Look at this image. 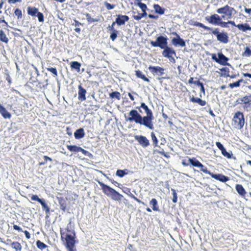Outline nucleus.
Listing matches in <instances>:
<instances>
[{"label": "nucleus", "instance_id": "1", "mask_svg": "<svg viewBox=\"0 0 251 251\" xmlns=\"http://www.w3.org/2000/svg\"><path fill=\"white\" fill-rule=\"evenodd\" d=\"M140 108L145 110L147 114L146 116L142 117L137 110L133 109L129 112V117L126 119V121H134L136 124L143 125L150 129H153L152 120L154 118L152 111L144 102L141 103L140 107H137L138 109Z\"/></svg>", "mask_w": 251, "mask_h": 251}, {"label": "nucleus", "instance_id": "2", "mask_svg": "<svg viewBox=\"0 0 251 251\" xmlns=\"http://www.w3.org/2000/svg\"><path fill=\"white\" fill-rule=\"evenodd\" d=\"M60 233L61 239L66 249L75 248L76 237L75 231L72 227L71 220L65 228H60Z\"/></svg>", "mask_w": 251, "mask_h": 251}, {"label": "nucleus", "instance_id": "3", "mask_svg": "<svg viewBox=\"0 0 251 251\" xmlns=\"http://www.w3.org/2000/svg\"><path fill=\"white\" fill-rule=\"evenodd\" d=\"M245 118L243 113L240 111L236 112L232 119V125L237 129H241L244 126Z\"/></svg>", "mask_w": 251, "mask_h": 251}, {"label": "nucleus", "instance_id": "4", "mask_svg": "<svg viewBox=\"0 0 251 251\" xmlns=\"http://www.w3.org/2000/svg\"><path fill=\"white\" fill-rule=\"evenodd\" d=\"M233 12H235V10L233 7H230L228 5H226L223 7L218 8L217 12L219 14H223L222 18L225 19L226 16L227 19H231L232 17Z\"/></svg>", "mask_w": 251, "mask_h": 251}, {"label": "nucleus", "instance_id": "5", "mask_svg": "<svg viewBox=\"0 0 251 251\" xmlns=\"http://www.w3.org/2000/svg\"><path fill=\"white\" fill-rule=\"evenodd\" d=\"M167 37L163 36H159L156 38V40L155 41H151V44L153 47H159L161 49H163L167 46Z\"/></svg>", "mask_w": 251, "mask_h": 251}, {"label": "nucleus", "instance_id": "6", "mask_svg": "<svg viewBox=\"0 0 251 251\" xmlns=\"http://www.w3.org/2000/svg\"><path fill=\"white\" fill-rule=\"evenodd\" d=\"M236 103L237 104H243L244 108L248 111L249 108H250L251 106V94L246 95L238 99L236 101Z\"/></svg>", "mask_w": 251, "mask_h": 251}, {"label": "nucleus", "instance_id": "7", "mask_svg": "<svg viewBox=\"0 0 251 251\" xmlns=\"http://www.w3.org/2000/svg\"><path fill=\"white\" fill-rule=\"evenodd\" d=\"M212 33L216 36L217 40L221 43L226 44L228 42V34L226 32H220L218 28L212 30Z\"/></svg>", "mask_w": 251, "mask_h": 251}, {"label": "nucleus", "instance_id": "8", "mask_svg": "<svg viewBox=\"0 0 251 251\" xmlns=\"http://www.w3.org/2000/svg\"><path fill=\"white\" fill-rule=\"evenodd\" d=\"M188 162L194 167H197L201 168V171L203 173L208 174L210 175L211 172L208 170L207 168L204 166V165L201 163L199 160H198L195 157L192 158H189Z\"/></svg>", "mask_w": 251, "mask_h": 251}, {"label": "nucleus", "instance_id": "9", "mask_svg": "<svg viewBox=\"0 0 251 251\" xmlns=\"http://www.w3.org/2000/svg\"><path fill=\"white\" fill-rule=\"evenodd\" d=\"M162 54L164 57L168 58L171 62H174L175 61L173 55L176 56V53L175 50L173 48L167 46L163 49Z\"/></svg>", "mask_w": 251, "mask_h": 251}, {"label": "nucleus", "instance_id": "10", "mask_svg": "<svg viewBox=\"0 0 251 251\" xmlns=\"http://www.w3.org/2000/svg\"><path fill=\"white\" fill-rule=\"evenodd\" d=\"M30 198L32 201L39 202L41 204L43 209L45 211L46 213L47 214H50V207L45 202L44 200L40 199L38 196L36 195H32Z\"/></svg>", "mask_w": 251, "mask_h": 251}, {"label": "nucleus", "instance_id": "11", "mask_svg": "<svg viewBox=\"0 0 251 251\" xmlns=\"http://www.w3.org/2000/svg\"><path fill=\"white\" fill-rule=\"evenodd\" d=\"M173 35H176V38H173L172 40V43L175 46L177 45L180 47H183L186 46L185 41L180 38L179 35L176 32H173L172 33Z\"/></svg>", "mask_w": 251, "mask_h": 251}, {"label": "nucleus", "instance_id": "12", "mask_svg": "<svg viewBox=\"0 0 251 251\" xmlns=\"http://www.w3.org/2000/svg\"><path fill=\"white\" fill-rule=\"evenodd\" d=\"M134 138L143 148H146L150 145V141L146 137L143 135H136Z\"/></svg>", "mask_w": 251, "mask_h": 251}, {"label": "nucleus", "instance_id": "13", "mask_svg": "<svg viewBox=\"0 0 251 251\" xmlns=\"http://www.w3.org/2000/svg\"><path fill=\"white\" fill-rule=\"evenodd\" d=\"M149 70L153 75L161 76L164 74V69L160 66H150Z\"/></svg>", "mask_w": 251, "mask_h": 251}, {"label": "nucleus", "instance_id": "14", "mask_svg": "<svg viewBox=\"0 0 251 251\" xmlns=\"http://www.w3.org/2000/svg\"><path fill=\"white\" fill-rule=\"evenodd\" d=\"M205 20L209 23L212 25H218L219 21L222 20V18L217 14H213L210 16H207L205 17Z\"/></svg>", "mask_w": 251, "mask_h": 251}, {"label": "nucleus", "instance_id": "15", "mask_svg": "<svg viewBox=\"0 0 251 251\" xmlns=\"http://www.w3.org/2000/svg\"><path fill=\"white\" fill-rule=\"evenodd\" d=\"M216 145L218 148L221 151L222 154L225 157L228 159H230L232 157V153L231 152H227L226 149L224 147L223 145L219 142H217Z\"/></svg>", "mask_w": 251, "mask_h": 251}, {"label": "nucleus", "instance_id": "16", "mask_svg": "<svg viewBox=\"0 0 251 251\" xmlns=\"http://www.w3.org/2000/svg\"><path fill=\"white\" fill-rule=\"evenodd\" d=\"M78 99L81 101L85 100L86 99V90L81 86V85H78Z\"/></svg>", "mask_w": 251, "mask_h": 251}, {"label": "nucleus", "instance_id": "17", "mask_svg": "<svg viewBox=\"0 0 251 251\" xmlns=\"http://www.w3.org/2000/svg\"><path fill=\"white\" fill-rule=\"evenodd\" d=\"M100 186L101 187V189L102 190L103 192L107 196H111L112 193L115 190L113 188L110 187V186L103 183H100Z\"/></svg>", "mask_w": 251, "mask_h": 251}, {"label": "nucleus", "instance_id": "18", "mask_svg": "<svg viewBox=\"0 0 251 251\" xmlns=\"http://www.w3.org/2000/svg\"><path fill=\"white\" fill-rule=\"evenodd\" d=\"M210 176L213 178L218 180L222 182H226L229 180L228 177L225 176L223 174H214L212 173H211Z\"/></svg>", "mask_w": 251, "mask_h": 251}, {"label": "nucleus", "instance_id": "19", "mask_svg": "<svg viewBox=\"0 0 251 251\" xmlns=\"http://www.w3.org/2000/svg\"><path fill=\"white\" fill-rule=\"evenodd\" d=\"M128 20L129 17L127 16L118 15L115 22L118 25H125V22H127Z\"/></svg>", "mask_w": 251, "mask_h": 251}, {"label": "nucleus", "instance_id": "20", "mask_svg": "<svg viewBox=\"0 0 251 251\" xmlns=\"http://www.w3.org/2000/svg\"><path fill=\"white\" fill-rule=\"evenodd\" d=\"M219 60L220 61L218 62V63L222 65H228L229 64L227 63V61L229 60L228 58L226 57L224 54L222 53H218Z\"/></svg>", "mask_w": 251, "mask_h": 251}, {"label": "nucleus", "instance_id": "21", "mask_svg": "<svg viewBox=\"0 0 251 251\" xmlns=\"http://www.w3.org/2000/svg\"><path fill=\"white\" fill-rule=\"evenodd\" d=\"M32 84L33 85V87L34 88H32L31 90L35 92H39L44 88V85L43 83L39 81H34Z\"/></svg>", "mask_w": 251, "mask_h": 251}, {"label": "nucleus", "instance_id": "22", "mask_svg": "<svg viewBox=\"0 0 251 251\" xmlns=\"http://www.w3.org/2000/svg\"><path fill=\"white\" fill-rule=\"evenodd\" d=\"M57 199L60 205V209L63 211H65L67 209L66 200L63 197H57Z\"/></svg>", "mask_w": 251, "mask_h": 251}, {"label": "nucleus", "instance_id": "23", "mask_svg": "<svg viewBox=\"0 0 251 251\" xmlns=\"http://www.w3.org/2000/svg\"><path fill=\"white\" fill-rule=\"evenodd\" d=\"M190 101L193 103H198L202 106L205 105L206 104L205 100H203L199 98H196L194 96L190 98Z\"/></svg>", "mask_w": 251, "mask_h": 251}, {"label": "nucleus", "instance_id": "24", "mask_svg": "<svg viewBox=\"0 0 251 251\" xmlns=\"http://www.w3.org/2000/svg\"><path fill=\"white\" fill-rule=\"evenodd\" d=\"M135 75L137 78H140L142 79L143 81L147 82L148 83L150 82V79L140 70H135Z\"/></svg>", "mask_w": 251, "mask_h": 251}, {"label": "nucleus", "instance_id": "25", "mask_svg": "<svg viewBox=\"0 0 251 251\" xmlns=\"http://www.w3.org/2000/svg\"><path fill=\"white\" fill-rule=\"evenodd\" d=\"M236 27L242 32H246L247 30L251 31V27L247 23L238 24Z\"/></svg>", "mask_w": 251, "mask_h": 251}, {"label": "nucleus", "instance_id": "26", "mask_svg": "<svg viewBox=\"0 0 251 251\" xmlns=\"http://www.w3.org/2000/svg\"><path fill=\"white\" fill-rule=\"evenodd\" d=\"M85 135L84 129L82 128H79L74 133L75 139H79L83 138Z\"/></svg>", "mask_w": 251, "mask_h": 251}, {"label": "nucleus", "instance_id": "27", "mask_svg": "<svg viewBox=\"0 0 251 251\" xmlns=\"http://www.w3.org/2000/svg\"><path fill=\"white\" fill-rule=\"evenodd\" d=\"M81 64L77 61H72L70 63L71 69L75 70L77 72L79 73L80 71Z\"/></svg>", "mask_w": 251, "mask_h": 251}, {"label": "nucleus", "instance_id": "28", "mask_svg": "<svg viewBox=\"0 0 251 251\" xmlns=\"http://www.w3.org/2000/svg\"><path fill=\"white\" fill-rule=\"evenodd\" d=\"M235 189L238 193L241 196H245L246 192L243 186L241 184H236L235 186Z\"/></svg>", "mask_w": 251, "mask_h": 251}, {"label": "nucleus", "instance_id": "29", "mask_svg": "<svg viewBox=\"0 0 251 251\" xmlns=\"http://www.w3.org/2000/svg\"><path fill=\"white\" fill-rule=\"evenodd\" d=\"M11 247L15 251H22V246L20 243L18 241H14L11 243Z\"/></svg>", "mask_w": 251, "mask_h": 251}, {"label": "nucleus", "instance_id": "30", "mask_svg": "<svg viewBox=\"0 0 251 251\" xmlns=\"http://www.w3.org/2000/svg\"><path fill=\"white\" fill-rule=\"evenodd\" d=\"M150 204L152 205V209L154 211H159L158 202L155 199H152L150 201Z\"/></svg>", "mask_w": 251, "mask_h": 251}, {"label": "nucleus", "instance_id": "31", "mask_svg": "<svg viewBox=\"0 0 251 251\" xmlns=\"http://www.w3.org/2000/svg\"><path fill=\"white\" fill-rule=\"evenodd\" d=\"M13 227L14 229H15V230H18L19 232H24L26 239H29L30 238V234L29 233V232L28 231H27V230L23 231L22 230V228H21L19 226H18L16 225H14Z\"/></svg>", "mask_w": 251, "mask_h": 251}, {"label": "nucleus", "instance_id": "32", "mask_svg": "<svg viewBox=\"0 0 251 251\" xmlns=\"http://www.w3.org/2000/svg\"><path fill=\"white\" fill-rule=\"evenodd\" d=\"M111 198L114 201H121L123 198V196L118 193L116 190L114 191L113 193L111 195Z\"/></svg>", "mask_w": 251, "mask_h": 251}, {"label": "nucleus", "instance_id": "33", "mask_svg": "<svg viewBox=\"0 0 251 251\" xmlns=\"http://www.w3.org/2000/svg\"><path fill=\"white\" fill-rule=\"evenodd\" d=\"M27 14L31 16H36L39 12L38 9L35 7L27 8Z\"/></svg>", "mask_w": 251, "mask_h": 251}, {"label": "nucleus", "instance_id": "34", "mask_svg": "<svg viewBox=\"0 0 251 251\" xmlns=\"http://www.w3.org/2000/svg\"><path fill=\"white\" fill-rule=\"evenodd\" d=\"M153 8L155 12L160 15H162L164 13L165 9L162 8L159 4H155L153 5Z\"/></svg>", "mask_w": 251, "mask_h": 251}, {"label": "nucleus", "instance_id": "35", "mask_svg": "<svg viewBox=\"0 0 251 251\" xmlns=\"http://www.w3.org/2000/svg\"><path fill=\"white\" fill-rule=\"evenodd\" d=\"M192 25H193L194 26L201 27V28H203L204 29L208 30V31L212 30V29L210 27L205 26L203 24L198 22H194L192 24Z\"/></svg>", "mask_w": 251, "mask_h": 251}, {"label": "nucleus", "instance_id": "36", "mask_svg": "<svg viewBox=\"0 0 251 251\" xmlns=\"http://www.w3.org/2000/svg\"><path fill=\"white\" fill-rule=\"evenodd\" d=\"M67 148L70 151L74 152H79L80 149V147H78L76 145H67Z\"/></svg>", "mask_w": 251, "mask_h": 251}, {"label": "nucleus", "instance_id": "37", "mask_svg": "<svg viewBox=\"0 0 251 251\" xmlns=\"http://www.w3.org/2000/svg\"><path fill=\"white\" fill-rule=\"evenodd\" d=\"M0 40L5 43L8 42V38L2 30H0Z\"/></svg>", "mask_w": 251, "mask_h": 251}, {"label": "nucleus", "instance_id": "38", "mask_svg": "<svg viewBox=\"0 0 251 251\" xmlns=\"http://www.w3.org/2000/svg\"><path fill=\"white\" fill-rule=\"evenodd\" d=\"M109 97L112 99H116L120 100L121 99V94L118 91L112 92L109 94Z\"/></svg>", "mask_w": 251, "mask_h": 251}, {"label": "nucleus", "instance_id": "39", "mask_svg": "<svg viewBox=\"0 0 251 251\" xmlns=\"http://www.w3.org/2000/svg\"><path fill=\"white\" fill-rule=\"evenodd\" d=\"M128 171L127 169L118 170L116 172V175L120 177H123L125 175L128 174Z\"/></svg>", "mask_w": 251, "mask_h": 251}, {"label": "nucleus", "instance_id": "40", "mask_svg": "<svg viewBox=\"0 0 251 251\" xmlns=\"http://www.w3.org/2000/svg\"><path fill=\"white\" fill-rule=\"evenodd\" d=\"M221 72V75L225 77L229 76V69L227 67H224L220 69Z\"/></svg>", "mask_w": 251, "mask_h": 251}, {"label": "nucleus", "instance_id": "41", "mask_svg": "<svg viewBox=\"0 0 251 251\" xmlns=\"http://www.w3.org/2000/svg\"><path fill=\"white\" fill-rule=\"evenodd\" d=\"M0 113L4 119H9L11 118V115L10 113L7 111L5 107H4L2 111L0 112Z\"/></svg>", "mask_w": 251, "mask_h": 251}, {"label": "nucleus", "instance_id": "42", "mask_svg": "<svg viewBox=\"0 0 251 251\" xmlns=\"http://www.w3.org/2000/svg\"><path fill=\"white\" fill-rule=\"evenodd\" d=\"M36 244L37 247L41 250H43L48 247V246L46 244L40 240H37L36 241Z\"/></svg>", "mask_w": 251, "mask_h": 251}, {"label": "nucleus", "instance_id": "43", "mask_svg": "<svg viewBox=\"0 0 251 251\" xmlns=\"http://www.w3.org/2000/svg\"><path fill=\"white\" fill-rule=\"evenodd\" d=\"M129 193H127L128 196L130 197L131 198L134 199L135 201H136L138 203L142 204L144 205H146V204L142 201L140 200L139 199L136 198L133 194H132L130 191V190L128 189Z\"/></svg>", "mask_w": 251, "mask_h": 251}, {"label": "nucleus", "instance_id": "44", "mask_svg": "<svg viewBox=\"0 0 251 251\" xmlns=\"http://www.w3.org/2000/svg\"><path fill=\"white\" fill-rule=\"evenodd\" d=\"M86 19L89 23H92L94 22H97L99 21L98 19H94L91 17V15L89 13H86L85 14Z\"/></svg>", "mask_w": 251, "mask_h": 251}, {"label": "nucleus", "instance_id": "45", "mask_svg": "<svg viewBox=\"0 0 251 251\" xmlns=\"http://www.w3.org/2000/svg\"><path fill=\"white\" fill-rule=\"evenodd\" d=\"M243 79H240L236 82H235L232 83H230L229 84V87L230 88H231V89L233 88L234 87H239L240 85V83L243 82Z\"/></svg>", "mask_w": 251, "mask_h": 251}, {"label": "nucleus", "instance_id": "46", "mask_svg": "<svg viewBox=\"0 0 251 251\" xmlns=\"http://www.w3.org/2000/svg\"><path fill=\"white\" fill-rule=\"evenodd\" d=\"M151 137L153 143V146L154 147H157L158 146V140L153 132L151 133Z\"/></svg>", "mask_w": 251, "mask_h": 251}, {"label": "nucleus", "instance_id": "47", "mask_svg": "<svg viewBox=\"0 0 251 251\" xmlns=\"http://www.w3.org/2000/svg\"><path fill=\"white\" fill-rule=\"evenodd\" d=\"M243 56L249 57L251 56V50L248 47H246L244 51L242 53Z\"/></svg>", "mask_w": 251, "mask_h": 251}, {"label": "nucleus", "instance_id": "48", "mask_svg": "<svg viewBox=\"0 0 251 251\" xmlns=\"http://www.w3.org/2000/svg\"><path fill=\"white\" fill-rule=\"evenodd\" d=\"M14 14L17 17L18 19H21L22 18V10L19 8H16L14 11Z\"/></svg>", "mask_w": 251, "mask_h": 251}, {"label": "nucleus", "instance_id": "49", "mask_svg": "<svg viewBox=\"0 0 251 251\" xmlns=\"http://www.w3.org/2000/svg\"><path fill=\"white\" fill-rule=\"evenodd\" d=\"M118 31L117 30H114L111 33L110 38L113 41H115V40L117 38L118 36Z\"/></svg>", "mask_w": 251, "mask_h": 251}, {"label": "nucleus", "instance_id": "50", "mask_svg": "<svg viewBox=\"0 0 251 251\" xmlns=\"http://www.w3.org/2000/svg\"><path fill=\"white\" fill-rule=\"evenodd\" d=\"M47 70L48 71L54 75V76H57L58 73H57V70L55 68H52V67L47 68Z\"/></svg>", "mask_w": 251, "mask_h": 251}, {"label": "nucleus", "instance_id": "51", "mask_svg": "<svg viewBox=\"0 0 251 251\" xmlns=\"http://www.w3.org/2000/svg\"><path fill=\"white\" fill-rule=\"evenodd\" d=\"M43 157H44V159L45 160V161L44 162H39V165L40 166H42V165H45L47 163V162L48 161H52V159L50 157H49L48 156L45 155V156H44Z\"/></svg>", "mask_w": 251, "mask_h": 251}, {"label": "nucleus", "instance_id": "52", "mask_svg": "<svg viewBox=\"0 0 251 251\" xmlns=\"http://www.w3.org/2000/svg\"><path fill=\"white\" fill-rule=\"evenodd\" d=\"M173 198L172 201L174 203H176L177 201V193L175 189H172Z\"/></svg>", "mask_w": 251, "mask_h": 251}, {"label": "nucleus", "instance_id": "53", "mask_svg": "<svg viewBox=\"0 0 251 251\" xmlns=\"http://www.w3.org/2000/svg\"><path fill=\"white\" fill-rule=\"evenodd\" d=\"M38 17V21L40 22H43L44 21V17L43 14L40 12H39L36 16Z\"/></svg>", "mask_w": 251, "mask_h": 251}, {"label": "nucleus", "instance_id": "54", "mask_svg": "<svg viewBox=\"0 0 251 251\" xmlns=\"http://www.w3.org/2000/svg\"><path fill=\"white\" fill-rule=\"evenodd\" d=\"M138 5L140 7L142 11H146V9H147V6L146 4L140 2L138 3Z\"/></svg>", "mask_w": 251, "mask_h": 251}, {"label": "nucleus", "instance_id": "55", "mask_svg": "<svg viewBox=\"0 0 251 251\" xmlns=\"http://www.w3.org/2000/svg\"><path fill=\"white\" fill-rule=\"evenodd\" d=\"M104 5H105L106 8H107V9H108V10L112 9L115 6V5L114 4H111L107 2H105Z\"/></svg>", "mask_w": 251, "mask_h": 251}, {"label": "nucleus", "instance_id": "56", "mask_svg": "<svg viewBox=\"0 0 251 251\" xmlns=\"http://www.w3.org/2000/svg\"><path fill=\"white\" fill-rule=\"evenodd\" d=\"M79 152H81L84 155L90 156L91 155V153H90L88 151L85 150L84 149H82L81 147H80V149L79 150Z\"/></svg>", "mask_w": 251, "mask_h": 251}, {"label": "nucleus", "instance_id": "57", "mask_svg": "<svg viewBox=\"0 0 251 251\" xmlns=\"http://www.w3.org/2000/svg\"><path fill=\"white\" fill-rule=\"evenodd\" d=\"M132 17L134 19L139 21L142 19L141 13L138 12L137 14L133 15Z\"/></svg>", "mask_w": 251, "mask_h": 251}, {"label": "nucleus", "instance_id": "58", "mask_svg": "<svg viewBox=\"0 0 251 251\" xmlns=\"http://www.w3.org/2000/svg\"><path fill=\"white\" fill-rule=\"evenodd\" d=\"M227 24H228V22H222V20H221V21H219V23H218V25H219L223 27H227Z\"/></svg>", "mask_w": 251, "mask_h": 251}, {"label": "nucleus", "instance_id": "59", "mask_svg": "<svg viewBox=\"0 0 251 251\" xmlns=\"http://www.w3.org/2000/svg\"><path fill=\"white\" fill-rule=\"evenodd\" d=\"M211 56L212 59L214 60L217 63H218V61H220V60H219V58L217 57L216 54L215 53L211 54Z\"/></svg>", "mask_w": 251, "mask_h": 251}, {"label": "nucleus", "instance_id": "60", "mask_svg": "<svg viewBox=\"0 0 251 251\" xmlns=\"http://www.w3.org/2000/svg\"><path fill=\"white\" fill-rule=\"evenodd\" d=\"M22 0H8V2L10 4H14L16 2H21Z\"/></svg>", "mask_w": 251, "mask_h": 251}, {"label": "nucleus", "instance_id": "61", "mask_svg": "<svg viewBox=\"0 0 251 251\" xmlns=\"http://www.w3.org/2000/svg\"><path fill=\"white\" fill-rule=\"evenodd\" d=\"M116 24V22H113V23L112 24V25H109L108 26V29L109 30H111L112 31H114V30H116V29H115L114 28V26Z\"/></svg>", "mask_w": 251, "mask_h": 251}, {"label": "nucleus", "instance_id": "62", "mask_svg": "<svg viewBox=\"0 0 251 251\" xmlns=\"http://www.w3.org/2000/svg\"><path fill=\"white\" fill-rule=\"evenodd\" d=\"M0 23H4L6 25H7V23L4 20V17L3 16L0 17Z\"/></svg>", "mask_w": 251, "mask_h": 251}, {"label": "nucleus", "instance_id": "63", "mask_svg": "<svg viewBox=\"0 0 251 251\" xmlns=\"http://www.w3.org/2000/svg\"><path fill=\"white\" fill-rule=\"evenodd\" d=\"M200 89H201V92H202L203 94V95H204L205 92V88L204 87L203 83H202L201 84V86H200Z\"/></svg>", "mask_w": 251, "mask_h": 251}, {"label": "nucleus", "instance_id": "64", "mask_svg": "<svg viewBox=\"0 0 251 251\" xmlns=\"http://www.w3.org/2000/svg\"><path fill=\"white\" fill-rule=\"evenodd\" d=\"M245 11L247 13L249 14H251V8H248L247 7H245Z\"/></svg>", "mask_w": 251, "mask_h": 251}]
</instances>
